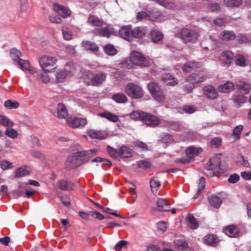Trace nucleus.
I'll list each match as a JSON object with an SVG mask.
<instances>
[{
	"label": "nucleus",
	"mask_w": 251,
	"mask_h": 251,
	"mask_svg": "<svg viewBox=\"0 0 251 251\" xmlns=\"http://www.w3.org/2000/svg\"><path fill=\"white\" fill-rule=\"evenodd\" d=\"M57 59L55 57L44 55L39 59L40 67L45 73L50 72L54 71L56 68Z\"/></svg>",
	"instance_id": "obj_1"
},
{
	"label": "nucleus",
	"mask_w": 251,
	"mask_h": 251,
	"mask_svg": "<svg viewBox=\"0 0 251 251\" xmlns=\"http://www.w3.org/2000/svg\"><path fill=\"white\" fill-rule=\"evenodd\" d=\"M130 60L133 64L141 67H149L151 65L150 60L136 51H133L131 53Z\"/></svg>",
	"instance_id": "obj_2"
},
{
	"label": "nucleus",
	"mask_w": 251,
	"mask_h": 251,
	"mask_svg": "<svg viewBox=\"0 0 251 251\" xmlns=\"http://www.w3.org/2000/svg\"><path fill=\"white\" fill-rule=\"evenodd\" d=\"M126 94L133 99H139L143 96V91L142 88L133 83L127 84L125 88Z\"/></svg>",
	"instance_id": "obj_3"
},
{
	"label": "nucleus",
	"mask_w": 251,
	"mask_h": 251,
	"mask_svg": "<svg viewBox=\"0 0 251 251\" xmlns=\"http://www.w3.org/2000/svg\"><path fill=\"white\" fill-rule=\"evenodd\" d=\"M198 33L194 30L184 28L181 29L180 38L186 43H194L198 38Z\"/></svg>",
	"instance_id": "obj_4"
},
{
	"label": "nucleus",
	"mask_w": 251,
	"mask_h": 251,
	"mask_svg": "<svg viewBox=\"0 0 251 251\" xmlns=\"http://www.w3.org/2000/svg\"><path fill=\"white\" fill-rule=\"evenodd\" d=\"M97 153L96 150L92 149L75 152L73 154V157L76 160H79L82 162H86Z\"/></svg>",
	"instance_id": "obj_5"
},
{
	"label": "nucleus",
	"mask_w": 251,
	"mask_h": 251,
	"mask_svg": "<svg viewBox=\"0 0 251 251\" xmlns=\"http://www.w3.org/2000/svg\"><path fill=\"white\" fill-rule=\"evenodd\" d=\"M207 76L203 71H199L192 73L186 78V80L192 84L194 85L204 81Z\"/></svg>",
	"instance_id": "obj_6"
},
{
	"label": "nucleus",
	"mask_w": 251,
	"mask_h": 251,
	"mask_svg": "<svg viewBox=\"0 0 251 251\" xmlns=\"http://www.w3.org/2000/svg\"><path fill=\"white\" fill-rule=\"evenodd\" d=\"M142 122L147 126L153 127L158 126L161 120L157 116L145 112Z\"/></svg>",
	"instance_id": "obj_7"
},
{
	"label": "nucleus",
	"mask_w": 251,
	"mask_h": 251,
	"mask_svg": "<svg viewBox=\"0 0 251 251\" xmlns=\"http://www.w3.org/2000/svg\"><path fill=\"white\" fill-rule=\"evenodd\" d=\"M87 123L86 119L78 117H69L67 119L68 125L73 128H83Z\"/></svg>",
	"instance_id": "obj_8"
},
{
	"label": "nucleus",
	"mask_w": 251,
	"mask_h": 251,
	"mask_svg": "<svg viewBox=\"0 0 251 251\" xmlns=\"http://www.w3.org/2000/svg\"><path fill=\"white\" fill-rule=\"evenodd\" d=\"M120 36L129 41L132 40V32L130 26H124L122 27L119 31Z\"/></svg>",
	"instance_id": "obj_9"
},
{
	"label": "nucleus",
	"mask_w": 251,
	"mask_h": 251,
	"mask_svg": "<svg viewBox=\"0 0 251 251\" xmlns=\"http://www.w3.org/2000/svg\"><path fill=\"white\" fill-rule=\"evenodd\" d=\"M53 8L55 11L63 18H67L71 14L70 10L62 5L54 4Z\"/></svg>",
	"instance_id": "obj_10"
},
{
	"label": "nucleus",
	"mask_w": 251,
	"mask_h": 251,
	"mask_svg": "<svg viewBox=\"0 0 251 251\" xmlns=\"http://www.w3.org/2000/svg\"><path fill=\"white\" fill-rule=\"evenodd\" d=\"M106 74L102 73L95 75L91 79V82L93 86H99L105 80Z\"/></svg>",
	"instance_id": "obj_11"
},
{
	"label": "nucleus",
	"mask_w": 251,
	"mask_h": 251,
	"mask_svg": "<svg viewBox=\"0 0 251 251\" xmlns=\"http://www.w3.org/2000/svg\"><path fill=\"white\" fill-rule=\"evenodd\" d=\"M88 134L91 138L100 140L104 139L107 136V134L105 131L94 129L90 130L88 132Z\"/></svg>",
	"instance_id": "obj_12"
},
{
	"label": "nucleus",
	"mask_w": 251,
	"mask_h": 251,
	"mask_svg": "<svg viewBox=\"0 0 251 251\" xmlns=\"http://www.w3.org/2000/svg\"><path fill=\"white\" fill-rule=\"evenodd\" d=\"M87 22L88 25L97 27H100L103 24V21L102 19L92 14L89 15Z\"/></svg>",
	"instance_id": "obj_13"
},
{
	"label": "nucleus",
	"mask_w": 251,
	"mask_h": 251,
	"mask_svg": "<svg viewBox=\"0 0 251 251\" xmlns=\"http://www.w3.org/2000/svg\"><path fill=\"white\" fill-rule=\"evenodd\" d=\"M224 231L230 237H236L239 234V229L235 225H230L224 229Z\"/></svg>",
	"instance_id": "obj_14"
},
{
	"label": "nucleus",
	"mask_w": 251,
	"mask_h": 251,
	"mask_svg": "<svg viewBox=\"0 0 251 251\" xmlns=\"http://www.w3.org/2000/svg\"><path fill=\"white\" fill-rule=\"evenodd\" d=\"M221 160L218 155H215L211 158L209 162L207 163V167H213V169L218 170L220 172L222 171L221 169Z\"/></svg>",
	"instance_id": "obj_15"
},
{
	"label": "nucleus",
	"mask_w": 251,
	"mask_h": 251,
	"mask_svg": "<svg viewBox=\"0 0 251 251\" xmlns=\"http://www.w3.org/2000/svg\"><path fill=\"white\" fill-rule=\"evenodd\" d=\"M201 67V64L199 62L196 61H188L183 65L182 69L184 72L189 73L194 69Z\"/></svg>",
	"instance_id": "obj_16"
},
{
	"label": "nucleus",
	"mask_w": 251,
	"mask_h": 251,
	"mask_svg": "<svg viewBox=\"0 0 251 251\" xmlns=\"http://www.w3.org/2000/svg\"><path fill=\"white\" fill-rule=\"evenodd\" d=\"M204 94L210 99H215L217 98L218 93L214 87L211 85H207L203 88Z\"/></svg>",
	"instance_id": "obj_17"
},
{
	"label": "nucleus",
	"mask_w": 251,
	"mask_h": 251,
	"mask_svg": "<svg viewBox=\"0 0 251 251\" xmlns=\"http://www.w3.org/2000/svg\"><path fill=\"white\" fill-rule=\"evenodd\" d=\"M156 205L159 211H169L170 206L167 200L163 198H158L156 201Z\"/></svg>",
	"instance_id": "obj_18"
},
{
	"label": "nucleus",
	"mask_w": 251,
	"mask_h": 251,
	"mask_svg": "<svg viewBox=\"0 0 251 251\" xmlns=\"http://www.w3.org/2000/svg\"><path fill=\"white\" fill-rule=\"evenodd\" d=\"M82 46L87 50H90L93 52H97L99 50L97 45L90 41H83L81 43Z\"/></svg>",
	"instance_id": "obj_19"
},
{
	"label": "nucleus",
	"mask_w": 251,
	"mask_h": 251,
	"mask_svg": "<svg viewBox=\"0 0 251 251\" xmlns=\"http://www.w3.org/2000/svg\"><path fill=\"white\" fill-rule=\"evenodd\" d=\"M233 57V54L230 51H224L221 56V60L227 67L229 66L231 63Z\"/></svg>",
	"instance_id": "obj_20"
},
{
	"label": "nucleus",
	"mask_w": 251,
	"mask_h": 251,
	"mask_svg": "<svg viewBox=\"0 0 251 251\" xmlns=\"http://www.w3.org/2000/svg\"><path fill=\"white\" fill-rule=\"evenodd\" d=\"M16 65L23 71H28L30 74H34L35 73L34 69L30 67L28 61L21 59Z\"/></svg>",
	"instance_id": "obj_21"
},
{
	"label": "nucleus",
	"mask_w": 251,
	"mask_h": 251,
	"mask_svg": "<svg viewBox=\"0 0 251 251\" xmlns=\"http://www.w3.org/2000/svg\"><path fill=\"white\" fill-rule=\"evenodd\" d=\"M98 115L101 117L104 118L112 122L116 123L119 120L118 116L108 111L99 113Z\"/></svg>",
	"instance_id": "obj_22"
},
{
	"label": "nucleus",
	"mask_w": 251,
	"mask_h": 251,
	"mask_svg": "<svg viewBox=\"0 0 251 251\" xmlns=\"http://www.w3.org/2000/svg\"><path fill=\"white\" fill-rule=\"evenodd\" d=\"M57 117L59 119H65L68 115V113L66 106L62 103H59L57 105Z\"/></svg>",
	"instance_id": "obj_23"
},
{
	"label": "nucleus",
	"mask_w": 251,
	"mask_h": 251,
	"mask_svg": "<svg viewBox=\"0 0 251 251\" xmlns=\"http://www.w3.org/2000/svg\"><path fill=\"white\" fill-rule=\"evenodd\" d=\"M202 151L201 148L190 147L186 150V155L193 160L195 157L200 154Z\"/></svg>",
	"instance_id": "obj_24"
},
{
	"label": "nucleus",
	"mask_w": 251,
	"mask_h": 251,
	"mask_svg": "<svg viewBox=\"0 0 251 251\" xmlns=\"http://www.w3.org/2000/svg\"><path fill=\"white\" fill-rule=\"evenodd\" d=\"M132 39L135 38H141L146 34L147 28L144 26H138L132 29Z\"/></svg>",
	"instance_id": "obj_25"
},
{
	"label": "nucleus",
	"mask_w": 251,
	"mask_h": 251,
	"mask_svg": "<svg viewBox=\"0 0 251 251\" xmlns=\"http://www.w3.org/2000/svg\"><path fill=\"white\" fill-rule=\"evenodd\" d=\"M205 243L211 246H215L219 242L217 235L215 234L207 235L204 237Z\"/></svg>",
	"instance_id": "obj_26"
},
{
	"label": "nucleus",
	"mask_w": 251,
	"mask_h": 251,
	"mask_svg": "<svg viewBox=\"0 0 251 251\" xmlns=\"http://www.w3.org/2000/svg\"><path fill=\"white\" fill-rule=\"evenodd\" d=\"M208 200L210 204L215 208H218L222 202V199L215 195L209 196Z\"/></svg>",
	"instance_id": "obj_27"
},
{
	"label": "nucleus",
	"mask_w": 251,
	"mask_h": 251,
	"mask_svg": "<svg viewBox=\"0 0 251 251\" xmlns=\"http://www.w3.org/2000/svg\"><path fill=\"white\" fill-rule=\"evenodd\" d=\"M162 79L168 85L174 86L177 83V80L170 73L163 74Z\"/></svg>",
	"instance_id": "obj_28"
},
{
	"label": "nucleus",
	"mask_w": 251,
	"mask_h": 251,
	"mask_svg": "<svg viewBox=\"0 0 251 251\" xmlns=\"http://www.w3.org/2000/svg\"><path fill=\"white\" fill-rule=\"evenodd\" d=\"M236 87L241 93L244 94L249 93L251 90L250 84L244 81L239 82L236 85Z\"/></svg>",
	"instance_id": "obj_29"
},
{
	"label": "nucleus",
	"mask_w": 251,
	"mask_h": 251,
	"mask_svg": "<svg viewBox=\"0 0 251 251\" xmlns=\"http://www.w3.org/2000/svg\"><path fill=\"white\" fill-rule=\"evenodd\" d=\"M234 85L230 81H227L218 87V91L222 93H229L234 89Z\"/></svg>",
	"instance_id": "obj_30"
},
{
	"label": "nucleus",
	"mask_w": 251,
	"mask_h": 251,
	"mask_svg": "<svg viewBox=\"0 0 251 251\" xmlns=\"http://www.w3.org/2000/svg\"><path fill=\"white\" fill-rule=\"evenodd\" d=\"M186 221L188 222V226L190 228L195 229L199 227L198 222L193 215L188 214L186 217Z\"/></svg>",
	"instance_id": "obj_31"
},
{
	"label": "nucleus",
	"mask_w": 251,
	"mask_h": 251,
	"mask_svg": "<svg viewBox=\"0 0 251 251\" xmlns=\"http://www.w3.org/2000/svg\"><path fill=\"white\" fill-rule=\"evenodd\" d=\"M58 187L62 190H71L73 189V184L66 180H61L57 183Z\"/></svg>",
	"instance_id": "obj_32"
},
{
	"label": "nucleus",
	"mask_w": 251,
	"mask_h": 251,
	"mask_svg": "<svg viewBox=\"0 0 251 251\" xmlns=\"http://www.w3.org/2000/svg\"><path fill=\"white\" fill-rule=\"evenodd\" d=\"M112 99L118 103H124L126 102L127 101L126 96L122 93H117L113 95Z\"/></svg>",
	"instance_id": "obj_33"
},
{
	"label": "nucleus",
	"mask_w": 251,
	"mask_h": 251,
	"mask_svg": "<svg viewBox=\"0 0 251 251\" xmlns=\"http://www.w3.org/2000/svg\"><path fill=\"white\" fill-rule=\"evenodd\" d=\"M119 156L124 158H128L132 155V151L129 148L123 146L119 149Z\"/></svg>",
	"instance_id": "obj_34"
},
{
	"label": "nucleus",
	"mask_w": 251,
	"mask_h": 251,
	"mask_svg": "<svg viewBox=\"0 0 251 251\" xmlns=\"http://www.w3.org/2000/svg\"><path fill=\"white\" fill-rule=\"evenodd\" d=\"M222 39L226 41L233 40L236 37L233 31L224 30L221 33Z\"/></svg>",
	"instance_id": "obj_35"
},
{
	"label": "nucleus",
	"mask_w": 251,
	"mask_h": 251,
	"mask_svg": "<svg viewBox=\"0 0 251 251\" xmlns=\"http://www.w3.org/2000/svg\"><path fill=\"white\" fill-rule=\"evenodd\" d=\"M10 55L15 65L17 64V63L21 60L20 58L21 52L17 49L14 48L11 49Z\"/></svg>",
	"instance_id": "obj_36"
},
{
	"label": "nucleus",
	"mask_w": 251,
	"mask_h": 251,
	"mask_svg": "<svg viewBox=\"0 0 251 251\" xmlns=\"http://www.w3.org/2000/svg\"><path fill=\"white\" fill-rule=\"evenodd\" d=\"M151 34V40L154 43L161 40L163 37L162 33L156 29L152 30Z\"/></svg>",
	"instance_id": "obj_37"
},
{
	"label": "nucleus",
	"mask_w": 251,
	"mask_h": 251,
	"mask_svg": "<svg viewBox=\"0 0 251 251\" xmlns=\"http://www.w3.org/2000/svg\"><path fill=\"white\" fill-rule=\"evenodd\" d=\"M174 243L176 246L178 248V249L180 250L181 251H185L188 249L189 247L188 244L187 242L182 239H176L174 241Z\"/></svg>",
	"instance_id": "obj_38"
},
{
	"label": "nucleus",
	"mask_w": 251,
	"mask_h": 251,
	"mask_svg": "<svg viewBox=\"0 0 251 251\" xmlns=\"http://www.w3.org/2000/svg\"><path fill=\"white\" fill-rule=\"evenodd\" d=\"M160 182L157 178H153L150 180V186L152 192L156 194L160 186Z\"/></svg>",
	"instance_id": "obj_39"
},
{
	"label": "nucleus",
	"mask_w": 251,
	"mask_h": 251,
	"mask_svg": "<svg viewBox=\"0 0 251 251\" xmlns=\"http://www.w3.org/2000/svg\"><path fill=\"white\" fill-rule=\"evenodd\" d=\"M0 124L7 127H12L14 123L7 117L0 115Z\"/></svg>",
	"instance_id": "obj_40"
},
{
	"label": "nucleus",
	"mask_w": 251,
	"mask_h": 251,
	"mask_svg": "<svg viewBox=\"0 0 251 251\" xmlns=\"http://www.w3.org/2000/svg\"><path fill=\"white\" fill-rule=\"evenodd\" d=\"M205 178L203 177H201L199 180L198 189L197 190V193L194 196V198L195 199H197L199 197L201 190H202L205 188Z\"/></svg>",
	"instance_id": "obj_41"
},
{
	"label": "nucleus",
	"mask_w": 251,
	"mask_h": 251,
	"mask_svg": "<svg viewBox=\"0 0 251 251\" xmlns=\"http://www.w3.org/2000/svg\"><path fill=\"white\" fill-rule=\"evenodd\" d=\"M29 174V172L26 170L25 167H21L16 169L15 171V177L19 178L26 176Z\"/></svg>",
	"instance_id": "obj_42"
},
{
	"label": "nucleus",
	"mask_w": 251,
	"mask_h": 251,
	"mask_svg": "<svg viewBox=\"0 0 251 251\" xmlns=\"http://www.w3.org/2000/svg\"><path fill=\"white\" fill-rule=\"evenodd\" d=\"M104 50L108 55L110 56L115 55L118 52L114 46L110 44L106 45L104 47Z\"/></svg>",
	"instance_id": "obj_43"
},
{
	"label": "nucleus",
	"mask_w": 251,
	"mask_h": 251,
	"mask_svg": "<svg viewBox=\"0 0 251 251\" xmlns=\"http://www.w3.org/2000/svg\"><path fill=\"white\" fill-rule=\"evenodd\" d=\"M235 61L236 65L242 67L247 65V61L243 55L237 54L235 56Z\"/></svg>",
	"instance_id": "obj_44"
},
{
	"label": "nucleus",
	"mask_w": 251,
	"mask_h": 251,
	"mask_svg": "<svg viewBox=\"0 0 251 251\" xmlns=\"http://www.w3.org/2000/svg\"><path fill=\"white\" fill-rule=\"evenodd\" d=\"M242 0H224V3L227 7H238L242 4Z\"/></svg>",
	"instance_id": "obj_45"
},
{
	"label": "nucleus",
	"mask_w": 251,
	"mask_h": 251,
	"mask_svg": "<svg viewBox=\"0 0 251 251\" xmlns=\"http://www.w3.org/2000/svg\"><path fill=\"white\" fill-rule=\"evenodd\" d=\"M145 112L134 111L130 114V117L132 119L143 121Z\"/></svg>",
	"instance_id": "obj_46"
},
{
	"label": "nucleus",
	"mask_w": 251,
	"mask_h": 251,
	"mask_svg": "<svg viewBox=\"0 0 251 251\" xmlns=\"http://www.w3.org/2000/svg\"><path fill=\"white\" fill-rule=\"evenodd\" d=\"M148 87L151 95L161 89L158 84L153 81L149 83Z\"/></svg>",
	"instance_id": "obj_47"
},
{
	"label": "nucleus",
	"mask_w": 251,
	"mask_h": 251,
	"mask_svg": "<svg viewBox=\"0 0 251 251\" xmlns=\"http://www.w3.org/2000/svg\"><path fill=\"white\" fill-rule=\"evenodd\" d=\"M5 134L12 139H16L19 135L17 131L12 128H7L5 130Z\"/></svg>",
	"instance_id": "obj_48"
},
{
	"label": "nucleus",
	"mask_w": 251,
	"mask_h": 251,
	"mask_svg": "<svg viewBox=\"0 0 251 251\" xmlns=\"http://www.w3.org/2000/svg\"><path fill=\"white\" fill-rule=\"evenodd\" d=\"M159 3L167 9H174L176 7V4L170 0H160Z\"/></svg>",
	"instance_id": "obj_49"
},
{
	"label": "nucleus",
	"mask_w": 251,
	"mask_h": 251,
	"mask_svg": "<svg viewBox=\"0 0 251 251\" xmlns=\"http://www.w3.org/2000/svg\"><path fill=\"white\" fill-rule=\"evenodd\" d=\"M206 170L205 175L209 177H212L217 175L220 172L213 169V167H207V164L205 166Z\"/></svg>",
	"instance_id": "obj_50"
},
{
	"label": "nucleus",
	"mask_w": 251,
	"mask_h": 251,
	"mask_svg": "<svg viewBox=\"0 0 251 251\" xmlns=\"http://www.w3.org/2000/svg\"><path fill=\"white\" fill-rule=\"evenodd\" d=\"M156 101H163L165 99V96L161 89L159 90L152 95Z\"/></svg>",
	"instance_id": "obj_51"
},
{
	"label": "nucleus",
	"mask_w": 251,
	"mask_h": 251,
	"mask_svg": "<svg viewBox=\"0 0 251 251\" xmlns=\"http://www.w3.org/2000/svg\"><path fill=\"white\" fill-rule=\"evenodd\" d=\"M4 106L10 109H16L19 106V103L17 101H13L11 100H7L4 102Z\"/></svg>",
	"instance_id": "obj_52"
},
{
	"label": "nucleus",
	"mask_w": 251,
	"mask_h": 251,
	"mask_svg": "<svg viewBox=\"0 0 251 251\" xmlns=\"http://www.w3.org/2000/svg\"><path fill=\"white\" fill-rule=\"evenodd\" d=\"M0 167L3 170L10 169L14 167L13 164L7 160H3L0 162Z\"/></svg>",
	"instance_id": "obj_53"
},
{
	"label": "nucleus",
	"mask_w": 251,
	"mask_h": 251,
	"mask_svg": "<svg viewBox=\"0 0 251 251\" xmlns=\"http://www.w3.org/2000/svg\"><path fill=\"white\" fill-rule=\"evenodd\" d=\"M106 151L109 155L113 158H116L119 156V149L116 150L110 146H107Z\"/></svg>",
	"instance_id": "obj_54"
},
{
	"label": "nucleus",
	"mask_w": 251,
	"mask_h": 251,
	"mask_svg": "<svg viewBox=\"0 0 251 251\" xmlns=\"http://www.w3.org/2000/svg\"><path fill=\"white\" fill-rule=\"evenodd\" d=\"M101 36L109 37L110 35L114 34L113 28L108 27L101 28Z\"/></svg>",
	"instance_id": "obj_55"
},
{
	"label": "nucleus",
	"mask_w": 251,
	"mask_h": 251,
	"mask_svg": "<svg viewBox=\"0 0 251 251\" xmlns=\"http://www.w3.org/2000/svg\"><path fill=\"white\" fill-rule=\"evenodd\" d=\"M207 7L212 12L219 11L220 9V4L213 1L208 2Z\"/></svg>",
	"instance_id": "obj_56"
},
{
	"label": "nucleus",
	"mask_w": 251,
	"mask_h": 251,
	"mask_svg": "<svg viewBox=\"0 0 251 251\" xmlns=\"http://www.w3.org/2000/svg\"><path fill=\"white\" fill-rule=\"evenodd\" d=\"M75 70V65L72 63L67 64L64 68V70L68 75L74 74Z\"/></svg>",
	"instance_id": "obj_57"
},
{
	"label": "nucleus",
	"mask_w": 251,
	"mask_h": 251,
	"mask_svg": "<svg viewBox=\"0 0 251 251\" xmlns=\"http://www.w3.org/2000/svg\"><path fill=\"white\" fill-rule=\"evenodd\" d=\"M246 97L244 96L240 95L235 96L233 100L236 104L240 106L246 101Z\"/></svg>",
	"instance_id": "obj_58"
},
{
	"label": "nucleus",
	"mask_w": 251,
	"mask_h": 251,
	"mask_svg": "<svg viewBox=\"0 0 251 251\" xmlns=\"http://www.w3.org/2000/svg\"><path fill=\"white\" fill-rule=\"evenodd\" d=\"M62 33L63 35V37L66 40H70L72 38V32L70 30L66 27H63L62 29Z\"/></svg>",
	"instance_id": "obj_59"
},
{
	"label": "nucleus",
	"mask_w": 251,
	"mask_h": 251,
	"mask_svg": "<svg viewBox=\"0 0 251 251\" xmlns=\"http://www.w3.org/2000/svg\"><path fill=\"white\" fill-rule=\"evenodd\" d=\"M92 162H102L103 165L107 166H111L112 164L110 161H109L107 159L102 158L100 157H97L95 158L94 159H92L91 161Z\"/></svg>",
	"instance_id": "obj_60"
},
{
	"label": "nucleus",
	"mask_w": 251,
	"mask_h": 251,
	"mask_svg": "<svg viewBox=\"0 0 251 251\" xmlns=\"http://www.w3.org/2000/svg\"><path fill=\"white\" fill-rule=\"evenodd\" d=\"M213 23L216 26L219 27H224L226 26V20L225 18H218L214 20Z\"/></svg>",
	"instance_id": "obj_61"
},
{
	"label": "nucleus",
	"mask_w": 251,
	"mask_h": 251,
	"mask_svg": "<svg viewBox=\"0 0 251 251\" xmlns=\"http://www.w3.org/2000/svg\"><path fill=\"white\" fill-rule=\"evenodd\" d=\"M243 129V126L242 125H238L233 130V135L237 139L239 138L240 135Z\"/></svg>",
	"instance_id": "obj_62"
},
{
	"label": "nucleus",
	"mask_w": 251,
	"mask_h": 251,
	"mask_svg": "<svg viewBox=\"0 0 251 251\" xmlns=\"http://www.w3.org/2000/svg\"><path fill=\"white\" fill-rule=\"evenodd\" d=\"M137 164L138 167L144 169H148L151 167V163L145 160H140L137 162Z\"/></svg>",
	"instance_id": "obj_63"
},
{
	"label": "nucleus",
	"mask_w": 251,
	"mask_h": 251,
	"mask_svg": "<svg viewBox=\"0 0 251 251\" xmlns=\"http://www.w3.org/2000/svg\"><path fill=\"white\" fill-rule=\"evenodd\" d=\"M150 17V15L145 11H140L136 15L137 21H140L143 19H147Z\"/></svg>",
	"instance_id": "obj_64"
}]
</instances>
